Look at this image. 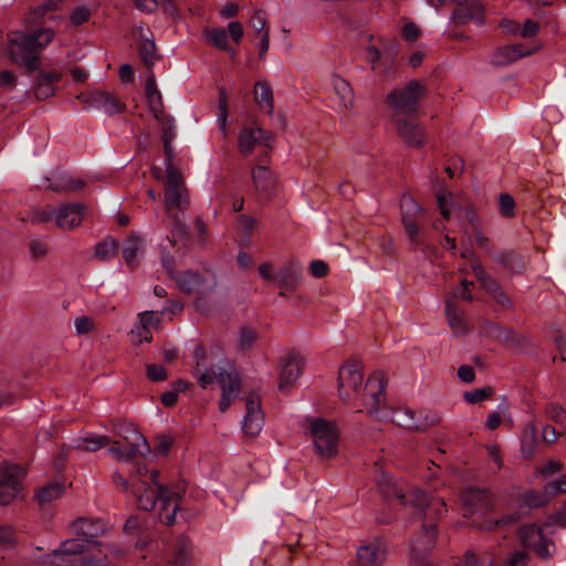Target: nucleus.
<instances>
[{
  "instance_id": "nucleus-12",
  "label": "nucleus",
  "mask_w": 566,
  "mask_h": 566,
  "mask_svg": "<svg viewBox=\"0 0 566 566\" xmlns=\"http://www.w3.org/2000/svg\"><path fill=\"white\" fill-rule=\"evenodd\" d=\"M90 557L85 545L80 539H67L61 543L60 547L50 555V563L54 566H73L80 559Z\"/></svg>"
},
{
  "instance_id": "nucleus-28",
  "label": "nucleus",
  "mask_w": 566,
  "mask_h": 566,
  "mask_svg": "<svg viewBox=\"0 0 566 566\" xmlns=\"http://www.w3.org/2000/svg\"><path fill=\"white\" fill-rule=\"evenodd\" d=\"M279 285L283 290L294 291L302 281V269L298 263H290L276 273Z\"/></svg>"
},
{
  "instance_id": "nucleus-30",
  "label": "nucleus",
  "mask_w": 566,
  "mask_h": 566,
  "mask_svg": "<svg viewBox=\"0 0 566 566\" xmlns=\"http://www.w3.org/2000/svg\"><path fill=\"white\" fill-rule=\"evenodd\" d=\"M61 80V73L56 71H50L41 73L36 77L34 94L39 99H46L55 94L54 83Z\"/></svg>"
},
{
  "instance_id": "nucleus-2",
  "label": "nucleus",
  "mask_w": 566,
  "mask_h": 566,
  "mask_svg": "<svg viewBox=\"0 0 566 566\" xmlns=\"http://www.w3.org/2000/svg\"><path fill=\"white\" fill-rule=\"evenodd\" d=\"M147 472L146 467L138 465L136 473L130 475L133 495L142 510L149 511L158 504L160 520L167 525H172L181 497L157 481V470L151 471L149 479L145 480Z\"/></svg>"
},
{
  "instance_id": "nucleus-9",
  "label": "nucleus",
  "mask_w": 566,
  "mask_h": 566,
  "mask_svg": "<svg viewBox=\"0 0 566 566\" xmlns=\"http://www.w3.org/2000/svg\"><path fill=\"white\" fill-rule=\"evenodd\" d=\"M175 281L179 290L187 294H208L218 285L216 273L209 269L184 271Z\"/></svg>"
},
{
  "instance_id": "nucleus-8",
  "label": "nucleus",
  "mask_w": 566,
  "mask_h": 566,
  "mask_svg": "<svg viewBox=\"0 0 566 566\" xmlns=\"http://www.w3.org/2000/svg\"><path fill=\"white\" fill-rule=\"evenodd\" d=\"M426 87L412 80L402 88H396L387 95V103L396 115L417 112L419 99L424 95Z\"/></svg>"
},
{
  "instance_id": "nucleus-51",
  "label": "nucleus",
  "mask_w": 566,
  "mask_h": 566,
  "mask_svg": "<svg viewBox=\"0 0 566 566\" xmlns=\"http://www.w3.org/2000/svg\"><path fill=\"white\" fill-rule=\"evenodd\" d=\"M219 113H218V125L220 129L226 134L227 118H228V98L227 92L223 87L219 90Z\"/></svg>"
},
{
  "instance_id": "nucleus-60",
  "label": "nucleus",
  "mask_w": 566,
  "mask_h": 566,
  "mask_svg": "<svg viewBox=\"0 0 566 566\" xmlns=\"http://www.w3.org/2000/svg\"><path fill=\"white\" fill-rule=\"evenodd\" d=\"M251 24L255 29L256 34L260 36L262 35L263 31H269V28L266 27V18L265 13L263 11H256L252 19Z\"/></svg>"
},
{
  "instance_id": "nucleus-4",
  "label": "nucleus",
  "mask_w": 566,
  "mask_h": 566,
  "mask_svg": "<svg viewBox=\"0 0 566 566\" xmlns=\"http://www.w3.org/2000/svg\"><path fill=\"white\" fill-rule=\"evenodd\" d=\"M54 38L52 29H41L33 33L14 31L9 34V59L28 71H35L40 66V53Z\"/></svg>"
},
{
  "instance_id": "nucleus-53",
  "label": "nucleus",
  "mask_w": 566,
  "mask_h": 566,
  "mask_svg": "<svg viewBox=\"0 0 566 566\" xmlns=\"http://www.w3.org/2000/svg\"><path fill=\"white\" fill-rule=\"evenodd\" d=\"M64 2L65 0H48L33 9L30 19H33V22H35L36 19L42 18L46 12L59 10Z\"/></svg>"
},
{
  "instance_id": "nucleus-21",
  "label": "nucleus",
  "mask_w": 566,
  "mask_h": 566,
  "mask_svg": "<svg viewBox=\"0 0 566 566\" xmlns=\"http://www.w3.org/2000/svg\"><path fill=\"white\" fill-rule=\"evenodd\" d=\"M401 221L405 230L413 243H419L418 214L421 212L419 205L410 196H403L400 201Z\"/></svg>"
},
{
  "instance_id": "nucleus-58",
  "label": "nucleus",
  "mask_w": 566,
  "mask_h": 566,
  "mask_svg": "<svg viewBox=\"0 0 566 566\" xmlns=\"http://www.w3.org/2000/svg\"><path fill=\"white\" fill-rule=\"evenodd\" d=\"M256 339V333L252 328L244 327L241 329L239 337V346L241 349H249Z\"/></svg>"
},
{
  "instance_id": "nucleus-59",
  "label": "nucleus",
  "mask_w": 566,
  "mask_h": 566,
  "mask_svg": "<svg viewBox=\"0 0 566 566\" xmlns=\"http://www.w3.org/2000/svg\"><path fill=\"white\" fill-rule=\"evenodd\" d=\"M15 543V532L9 525H0V545L11 547Z\"/></svg>"
},
{
  "instance_id": "nucleus-6",
  "label": "nucleus",
  "mask_w": 566,
  "mask_h": 566,
  "mask_svg": "<svg viewBox=\"0 0 566 566\" xmlns=\"http://www.w3.org/2000/svg\"><path fill=\"white\" fill-rule=\"evenodd\" d=\"M73 533L77 536L92 555L83 558V566H109L104 558L107 557L104 552V545L96 542V538L105 532V525L99 520L78 518L72 524Z\"/></svg>"
},
{
  "instance_id": "nucleus-18",
  "label": "nucleus",
  "mask_w": 566,
  "mask_h": 566,
  "mask_svg": "<svg viewBox=\"0 0 566 566\" xmlns=\"http://www.w3.org/2000/svg\"><path fill=\"white\" fill-rule=\"evenodd\" d=\"M472 271L474 275L476 276L478 281L480 282L482 289L501 306L503 307H510L511 306V300L505 294V292L502 290L500 284L493 280L482 266L481 263L473 260L471 264Z\"/></svg>"
},
{
  "instance_id": "nucleus-55",
  "label": "nucleus",
  "mask_w": 566,
  "mask_h": 566,
  "mask_svg": "<svg viewBox=\"0 0 566 566\" xmlns=\"http://www.w3.org/2000/svg\"><path fill=\"white\" fill-rule=\"evenodd\" d=\"M139 325H142V329L146 331L150 328H157L160 324V318L153 311H145L138 314Z\"/></svg>"
},
{
  "instance_id": "nucleus-31",
  "label": "nucleus",
  "mask_w": 566,
  "mask_h": 566,
  "mask_svg": "<svg viewBox=\"0 0 566 566\" xmlns=\"http://www.w3.org/2000/svg\"><path fill=\"white\" fill-rule=\"evenodd\" d=\"M145 93L149 109L153 113L154 117L161 118V113H164L163 98L160 92L157 90L155 75L153 72H150L147 76L145 84Z\"/></svg>"
},
{
  "instance_id": "nucleus-46",
  "label": "nucleus",
  "mask_w": 566,
  "mask_h": 566,
  "mask_svg": "<svg viewBox=\"0 0 566 566\" xmlns=\"http://www.w3.org/2000/svg\"><path fill=\"white\" fill-rule=\"evenodd\" d=\"M139 55L143 63L150 69L155 62L159 59L156 50V44L153 40L143 38L139 45Z\"/></svg>"
},
{
  "instance_id": "nucleus-61",
  "label": "nucleus",
  "mask_w": 566,
  "mask_h": 566,
  "mask_svg": "<svg viewBox=\"0 0 566 566\" xmlns=\"http://www.w3.org/2000/svg\"><path fill=\"white\" fill-rule=\"evenodd\" d=\"M30 252L33 259H41L48 254L49 248L48 244L41 240H32L30 242Z\"/></svg>"
},
{
  "instance_id": "nucleus-44",
  "label": "nucleus",
  "mask_w": 566,
  "mask_h": 566,
  "mask_svg": "<svg viewBox=\"0 0 566 566\" xmlns=\"http://www.w3.org/2000/svg\"><path fill=\"white\" fill-rule=\"evenodd\" d=\"M190 544L185 537L178 538L174 552V557L169 560V566H188L189 565Z\"/></svg>"
},
{
  "instance_id": "nucleus-17",
  "label": "nucleus",
  "mask_w": 566,
  "mask_h": 566,
  "mask_svg": "<svg viewBox=\"0 0 566 566\" xmlns=\"http://www.w3.org/2000/svg\"><path fill=\"white\" fill-rule=\"evenodd\" d=\"M214 376L222 391L219 409L224 412L239 394V376L234 370L226 369H219Z\"/></svg>"
},
{
  "instance_id": "nucleus-45",
  "label": "nucleus",
  "mask_w": 566,
  "mask_h": 566,
  "mask_svg": "<svg viewBox=\"0 0 566 566\" xmlns=\"http://www.w3.org/2000/svg\"><path fill=\"white\" fill-rule=\"evenodd\" d=\"M64 492V486L61 483L54 482L41 488L36 493V500L41 505L48 504L51 501L59 499Z\"/></svg>"
},
{
  "instance_id": "nucleus-26",
  "label": "nucleus",
  "mask_w": 566,
  "mask_h": 566,
  "mask_svg": "<svg viewBox=\"0 0 566 566\" xmlns=\"http://www.w3.org/2000/svg\"><path fill=\"white\" fill-rule=\"evenodd\" d=\"M534 51V49H528L523 44L505 45L495 51L492 62L499 66L507 65L532 54Z\"/></svg>"
},
{
  "instance_id": "nucleus-47",
  "label": "nucleus",
  "mask_w": 566,
  "mask_h": 566,
  "mask_svg": "<svg viewBox=\"0 0 566 566\" xmlns=\"http://www.w3.org/2000/svg\"><path fill=\"white\" fill-rule=\"evenodd\" d=\"M118 251V242L109 239L99 242L95 248V256L101 261H107L113 259Z\"/></svg>"
},
{
  "instance_id": "nucleus-33",
  "label": "nucleus",
  "mask_w": 566,
  "mask_h": 566,
  "mask_svg": "<svg viewBox=\"0 0 566 566\" xmlns=\"http://www.w3.org/2000/svg\"><path fill=\"white\" fill-rule=\"evenodd\" d=\"M161 125V139L164 142V151L166 155V163H172V140L176 137L175 120L161 113V118H156Z\"/></svg>"
},
{
  "instance_id": "nucleus-62",
  "label": "nucleus",
  "mask_w": 566,
  "mask_h": 566,
  "mask_svg": "<svg viewBox=\"0 0 566 566\" xmlns=\"http://www.w3.org/2000/svg\"><path fill=\"white\" fill-rule=\"evenodd\" d=\"M147 377L151 381H161L167 378V373L163 366L159 365H147L146 366Z\"/></svg>"
},
{
  "instance_id": "nucleus-57",
  "label": "nucleus",
  "mask_w": 566,
  "mask_h": 566,
  "mask_svg": "<svg viewBox=\"0 0 566 566\" xmlns=\"http://www.w3.org/2000/svg\"><path fill=\"white\" fill-rule=\"evenodd\" d=\"M75 331L77 335L87 334L95 328V322L88 316H80L74 322Z\"/></svg>"
},
{
  "instance_id": "nucleus-22",
  "label": "nucleus",
  "mask_w": 566,
  "mask_h": 566,
  "mask_svg": "<svg viewBox=\"0 0 566 566\" xmlns=\"http://www.w3.org/2000/svg\"><path fill=\"white\" fill-rule=\"evenodd\" d=\"M273 138L270 132L263 130L258 126L244 127L239 134V149L242 154L248 155L259 143L271 147Z\"/></svg>"
},
{
  "instance_id": "nucleus-24",
  "label": "nucleus",
  "mask_w": 566,
  "mask_h": 566,
  "mask_svg": "<svg viewBox=\"0 0 566 566\" xmlns=\"http://www.w3.org/2000/svg\"><path fill=\"white\" fill-rule=\"evenodd\" d=\"M461 501L471 512L488 511L493 505L492 496L485 489L468 488L462 491Z\"/></svg>"
},
{
  "instance_id": "nucleus-5",
  "label": "nucleus",
  "mask_w": 566,
  "mask_h": 566,
  "mask_svg": "<svg viewBox=\"0 0 566 566\" xmlns=\"http://www.w3.org/2000/svg\"><path fill=\"white\" fill-rule=\"evenodd\" d=\"M164 207L167 217L171 220V239L172 244L176 238L186 234V226L178 216L189 207L188 189L180 170L172 163H166V181H165V199Z\"/></svg>"
},
{
  "instance_id": "nucleus-13",
  "label": "nucleus",
  "mask_w": 566,
  "mask_h": 566,
  "mask_svg": "<svg viewBox=\"0 0 566 566\" xmlns=\"http://www.w3.org/2000/svg\"><path fill=\"white\" fill-rule=\"evenodd\" d=\"M518 536L523 546L534 548L539 557L547 558L552 555L554 544L543 535L541 527L533 524L524 525L520 528Z\"/></svg>"
},
{
  "instance_id": "nucleus-23",
  "label": "nucleus",
  "mask_w": 566,
  "mask_h": 566,
  "mask_svg": "<svg viewBox=\"0 0 566 566\" xmlns=\"http://www.w3.org/2000/svg\"><path fill=\"white\" fill-rule=\"evenodd\" d=\"M92 99L94 109L106 115L120 114L126 109V104L112 91L92 90Z\"/></svg>"
},
{
  "instance_id": "nucleus-32",
  "label": "nucleus",
  "mask_w": 566,
  "mask_h": 566,
  "mask_svg": "<svg viewBox=\"0 0 566 566\" xmlns=\"http://www.w3.org/2000/svg\"><path fill=\"white\" fill-rule=\"evenodd\" d=\"M446 316L448 325L454 335L460 336L468 333L469 327L467 321L464 319L463 312L460 311L450 300L446 302Z\"/></svg>"
},
{
  "instance_id": "nucleus-11",
  "label": "nucleus",
  "mask_w": 566,
  "mask_h": 566,
  "mask_svg": "<svg viewBox=\"0 0 566 566\" xmlns=\"http://www.w3.org/2000/svg\"><path fill=\"white\" fill-rule=\"evenodd\" d=\"M279 390L286 392L302 375L303 358L298 353L290 352L279 359Z\"/></svg>"
},
{
  "instance_id": "nucleus-40",
  "label": "nucleus",
  "mask_w": 566,
  "mask_h": 566,
  "mask_svg": "<svg viewBox=\"0 0 566 566\" xmlns=\"http://www.w3.org/2000/svg\"><path fill=\"white\" fill-rule=\"evenodd\" d=\"M111 443L107 436L81 437L74 441V448L83 451L94 452Z\"/></svg>"
},
{
  "instance_id": "nucleus-49",
  "label": "nucleus",
  "mask_w": 566,
  "mask_h": 566,
  "mask_svg": "<svg viewBox=\"0 0 566 566\" xmlns=\"http://www.w3.org/2000/svg\"><path fill=\"white\" fill-rule=\"evenodd\" d=\"M207 35H208L211 44H213L216 48L226 50V51H230V48L228 44V33H227L226 29L213 28L207 32Z\"/></svg>"
},
{
  "instance_id": "nucleus-14",
  "label": "nucleus",
  "mask_w": 566,
  "mask_h": 566,
  "mask_svg": "<svg viewBox=\"0 0 566 566\" xmlns=\"http://www.w3.org/2000/svg\"><path fill=\"white\" fill-rule=\"evenodd\" d=\"M22 469L10 464L0 468V504H9L19 493V480Z\"/></svg>"
},
{
  "instance_id": "nucleus-38",
  "label": "nucleus",
  "mask_w": 566,
  "mask_h": 566,
  "mask_svg": "<svg viewBox=\"0 0 566 566\" xmlns=\"http://www.w3.org/2000/svg\"><path fill=\"white\" fill-rule=\"evenodd\" d=\"M497 553L494 548L485 551L476 556L472 552H467L463 560L458 566H495Z\"/></svg>"
},
{
  "instance_id": "nucleus-27",
  "label": "nucleus",
  "mask_w": 566,
  "mask_h": 566,
  "mask_svg": "<svg viewBox=\"0 0 566 566\" xmlns=\"http://www.w3.org/2000/svg\"><path fill=\"white\" fill-rule=\"evenodd\" d=\"M396 124L398 135L408 146L420 147L424 144L423 132L416 122L398 119Z\"/></svg>"
},
{
  "instance_id": "nucleus-16",
  "label": "nucleus",
  "mask_w": 566,
  "mask_h": 566,
  "mask_svg": "<svg viewBox=\"0 0 566 566\" xmlns=\"http://www.w3.org/2000/svg\"><path fill=\"white\" fill-rule=\"evenodd\" d=\"M214 376L222 391L219 409L224 412L239 394V376L234 370L226 369H219Z\"/></svg>"
},
{
  "instance_id": "nucleus-50",
  "label": "nucleus",
  "mask_w": 566,
  "mask_h": 566,
  "mask_svg": "<svg viewBox=\"0 0 566 566\" xmlns=\"http://www.w3.org/2000/svg\"><path fill=\"white\" fill-rule=\"evenodd\" d=\"M545 415L548 419L554 421L556 424L566 428V411L558 403H549L545 408Z\"/></svg>"
},
{
  "instance_id": "nucleus-10",
  "label": "nucleus",
  "mask_w": 566,
  "mask_h": 566,
  "mask_svg": "<svg viewBox=\"0 0 566 566\" xmlns=\"http://www.w3.org/2000/svg\"><path fill=\"white\" fill-rule=\"evenodd\" d=\"M124 439V446L116 441L108 448V452L117 460L130 461L137 457H145L149 453L150 447L146 438L137 430H130Z\"/></svg>"
},
{
  "instance_id": "nucleus-41",
  "label": "nucleus",
  "mask_w": 566,
  "mask_h": 566,
  "mask_svg": "<svg viewBox=\"0 0 566 566\" xmlns=\"http://www.w3.org/2000/svg\"><path fill=\"white\" fill-rule=\"evenodd\" d=\"M48 182V188L57 192L78 189L83 186L81 180L74 179L70 175L64 174L49 178Z\"/></svg>"
},
{
  "instance_id": "nucleus-39",
  "label": "nucleus",
  "mask_w": 566,
  "mask_h": 566,
  "mask_svg": "<svg viewBox=\"0 0 566 566\" xmlns=\"http://www.w3.org/2000/svg\"><path fill=\"white\" fill-rule=\"evenodd\" d=\"M144 248V240L136 234L129 235L123 248V258L128 265H134L137 256L142 253Z\"/></svg>"
},
{
  "instance_id": "nucleus-36",
  "label": "nucleus",
  "mask_w": 566,
  "mask_h": 566,
  "mask_svg": "<svg viewBox=\"0 0 566 566\" xmlns=\"http://www.w3.org/2000/svg\"><path fill=\"white\" fill-rule=\"evenodd\" d=\"M332 84L339 98V105L346 109L352 108L354 106V92L349 83L340 76H334Z\"/></svg>"
},
{
  "instance_id": "nucleus-35",
  "label": "nucleus",
  "mask_w": 566,
  "mask_h": 566,
  "mask_svg": "<svg viewBox=\"0 0 566 566\" xmlns=\"http://www.w3.org/2000/svg\"><path fill=\"white\" fill-rule=\"evenodd\" d=\"M254 99L269 115L274 112L273 92L266 82H258L254 85Z\"/></svg>"
},
{
  "instance_id": "nucleus-29",
  "label": "nucleus",
  "mask_w": 566,
  "mask_h": 566,
  "mask_svg": "<svg viewBox=\"0 0 566 566\" xmlns=\"http://www.w3.org/2000/svg\"><path fill=\"white\" fill-rule=\"evenodd\" d=\"M453 19L458 24H465L470 21H476L482 24L484 22L483 4L478 0H473L469 6L454 10Z\"/></svg>"
},
{
  "instance_id": "nucleus-7",
  "label": "nucleus",
  "mask_w": 566,
  "mask_h": 566,
  "mask_svg": "<svg viewBox=\"0 0 566 566\" xmlns=\"http://www.w3.org/2000/svg\"><path fill=\"white\" fill-rule=\"evenodd\" d=\"M311 434L317 454L331 459L338 452V431L334 423L316 418L311 421Z\"/></svg>"
},
{
  "instance_id": "nucleus-48",
  "label": "nucleus",
  "mask_w": 566,
  "mask_h": 566,
  "mask_svg": "<svg viewBox=\"0 0 566 566\" xmlns=\"http://www.w3.org/2000/svg\"><path fill=\"white\" fill-rule=\"evenodd\" d=\"M56 208L48 206L45 208L34 209L30 213V221L32 223H45L50 221L55 222Z\"/></svg>"
},
{
  "instance_id": "nucleus-37",
  "label": "nucleus",
  "mask_w": 566,
  "mask_h": 566,
  "mask_svg": "<svg viewBox=\"0 0 566 566\" xmlns=\"http://www.w3.org/2000/svg\"><path fill=\"white\" fill-rule=\"evenodd\" d=\"M437 201L443 219L449 220L452 212H454L458 218L462 217L465 203L455 201L450 193L438 195Z\"/></svg>"
},
{
  "instance_id": "nucleus-3",
  "label": "nucleus",
  "mask_w": 566,
  "mask_h": 566,
  "mask_svg": "<svg viewBox=\"0 0 566 566\" xmlns=\"http://www.w3.org/2000/svg\"><path fill=\"white\" fill-rule=\"evenodd\" d=\"M403 503H410L412 506L423 512L424 517L433 521L446 512V503L440 497L428 499L421 490L413 491L408 499L403 494L397 493ZM434 524L429 522L423 526L422 533L418 534L411 542V560L412 563L422 562L424 557L431 552L434 545Z\"/></svg>"
},
{
  "instance_id": "nucleus-54",
  "label": "nucleus",
  "mask_w": 566,
  "mask_h": 566,
  "mask_svg": "<svg viewBox=\"0 0 566 566\" xmlns=\"http://www.w3.org/2000/svg\"><path fill=\"white\" fill-rule=\"evenodd\" d=\"M499 209L503 217L510 218L515 213V200L509 193H501L499 197Z\"/></svg>"
},
{
  "instance_id": "nucleus-64",
  "label": "nucleus",
  "mask_w": 566,
  "mask_h": 566,
  "mask_svg": "<svg viewBox=\"0 0 566 566\" xmlns=\"http://www.w3.org/2000/svg\"><path fill=\"white\" fill-rule=\"evenodd\" d=\"M545 492L548 494H559L566 492V476L553 480L545 485Z\"/></svg>"
},
{
  "instance_id": "nucleus-42",
  "label": "nucleus",
  "mask_w": 566,
  "mask_h": 566,
  "mask_svg": "<svg viewBox=\"0 0 566 566\" xmlns=\"http://www.w3.org/2000/svg\"><path fill=\"white\" fill-rule=\"evenodd\" d=\"M98 9L97 3L81 4L75 7L70 13V22L74 27L86 23L94 12Z\"/></svg>"
},
{
  "instance_id": "nucleus-19",
  "label": "nucleus",
  "mask_w": 566,
  "mask_h": 566,
  "mask_svg": "<svg viewBox=\"0 0 566 566\" xmlns=\"http://www.w3.org/2000/svg\"><path fill=\"white\" fill-rule=\"evenodd\" d=\"M472 271L474 275L476 276L478 281L480 282L482 289L501 306L503 307H510L511 306V300L505 294V292L502 290L500 284L493 280L482 266L481 263L473 260L471 264Z\"/></svg>"
},
{
  "instance_id": "nucleus-15",
  "label": "nucleus",
  "mask_w": 566,
  "mask_h": 566,
  "mask_svg": "<svg viewBox=\"0 0 566 566\" xmlns=\"http://www.w3.org/2000/svg\"><path fill=\"white\" fill-rule=\"evenodd\" d=\"M245 407L247 413L243 418L242 429L247 436L254 437L260 433L264 423L260 396L254 392L250 394Z\"/></svg>"
},
{
  "instance_id": "nucleus-52",
  "label": "nucleus",
  "mask_w": 566,
  "mask_h": 566,
  "mask_svg": "<svg viewBox=\"0 0 566 566\" xmlns=\"http://www.w3.org/2000/svg\"><path fill=\"white\" fill-rule=\"evenodd\" d=\"M493 395L491 387L476 388L463 394V398L468 403H479Z\"/></svg>"
},
{
  "instance_id": "nucleus-34",
  "label": "nucleus",
  "mask_w": 566,
  "mask_h": 566,
  "mask_svg": "<svg viewBox=\"0 0 566 566\" xmlns=\"http://www.w3.org/2000/svg\"><path fill=\"white\" fill-rule=\"evenodd\" d=\"M252 180L258 191L270 192L275 185L273 174L265 166H256L252 169Z\"/></svg>"
},
{
  "instance_id": "nucleus-63",
  "label": "nucleus",
  "mask_w": 566,
  "mask_h": 566,
  "mask_svg": "<svg viewBox=\"0 0 566 566\" xmlns=\"http://www.w3.org/2000/svg\"><path fill=\"white\" fill-rule=\"evenodd\" d=\"M528 554L525 552H515L503 564V566H525L528 563Z\"/></svg>"
},
{
  "instance_id": "nucleus-43",
  "label": "nucleus",
  "mask_w": 566,
  "mask_h": 566,
  "mask_svg": "<svg viewBox=\"0 0 566 566\" xmlns=\"http://www.w3.org/2000/svg\"><path fill=\"white\" fill-rule=\"evenodd\" d=\"M537 428L531 422L524 430L521 442V452L524 458L533 457L536 447Z\"/></svg>"
},
{
  "instance_id": "nucleus-56",
  "label": "nucleus",
  "mask_w": 566,
  "mask_h": 566,
  "mask_svg": "<svg viewBox=\"0 0 566 566\" xmlns=\"http://www.w3.org/2000/svg\"><path fill=\"white\" fill-rule=\"evenodd\" d=\"M401 35L403 40L415 42L421 35V30L416 23L406 21L401 28Z\"/></svg>"
},
{
  "instance_id": "nucleus-20",
  "label": "nucleus",
  "mask_w": 566,
  "mask_h": 566,
  "mask_svg": "<svg viewBox=\"0 0 566 566\" xmlns=\"http://www.w3.org/2000/svg\"><path fill=\"white\" fill-rule=\"evenodd\" d=\"M86 212V206L80 202L65 203L56 208L55 224L62 230L77 228Z\"/></svg>"
},
{
  "instance_id": "nucleus-1",
  "label": "nucleus",
  "mask_w": 566,
  "mask_h": 566,
  "mask_svg": "<svg viewBox=\"0 0 566 566\" xmlns=\"http://www.w3.org/2000/svg\"><path fill=\"white\" fill-rule=\"evenodd\" d=\"M361 364L347 361L338 371V396L347 405L365 407L368 415L379 411L385 400V379L381 373L370 375L363 388Z\"/></svg>"
},
{
  "instance_id": "nucleus-25",
  "label": "nucleus",
  "mask_w": 566,
  "mask_h": 566,
  "mask_svg": "<svg viewBox=\"0 0 566 566\" xmlns=\"http://www.w3.org/2000/svg\"><path fill=\"white\" fill-rule=\"evenodd\" d=\"M386 555V546L378 541L364 544L357 549V559L360 566H380L385 562Z\"/></svg>"
}]
</instances>
